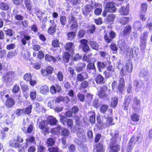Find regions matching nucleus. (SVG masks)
Returning <instances> with one entry per match:
<instances>
[{
  "label": "nucleus",
  "mask_w": 152,
  "mask_h": 152,
  "mask_svg": "<svg viewBox=\"0 0 152 152\" xmlns=\"http://www.w3.org/2000/svg\"><path fill=\"white\" fill-rule=\"evenodd\" d=\"M16 73L15 72L8 71L2 77L3 80L6 82H10L15 77Z\"/></svg>",
  "instance_id": "obj_1"
},
{
  "label": "nucleus",
  "mask_w": 152,
  "mask_h": 152,
  "mask_svg": "<svg viewBox=\"0 0 152 152\" xmlns=\"http://www.w3.org/2000/svg\"><path fill=\"white\" fill-rule=\"evenodd\" d=\"M69 23L70 24H71L70 27V30L76 32L78 26L76 19L72 16L69 18Z\"/></svg>",
  "instance_id": "obj_2"
},
{
  "label": "nucleus",
  "mask_w": 152,
  "mask_h": 152,
  "mask_svg": "<svg viewBox=\"0 0 152 152\" xmlns=\"http://www.w3.org/2000/svg\"><path fill=\"white\" fill-rule=\"evenodd\" d=\"M116 143L115 141L114 140L113 138L110 140L109 144V148L110 149V152H118L119 151L120 146Z\"/></svg>",
  "instance_id": "obj_3"
},
{
  "label": "nucleus",
  "mask_w": 152,
  "mask_h": 152,
  "mask_svg": "<svg viewBox=\"0 0 152 152\" xmlns=\"http://www.w3.org/2000/svg\"><path fill=\"white\" fill-rule=\"evenodd\" d=\"M107 88L106 86L104 85L100 87V88L98 90V96L100 98H103L106 97L107 96L106 91Z\"/></svg>",
  "instance_id": "obj_4"
},
{
  "label": "nucleus",
  "mask_w": 152,
  "mask_h": 152,
  "mask_svg": "<svg viewBox=\"0 0 152 152\" xmlns=\"http://www.w3.org/2000/svg\"><path fill=\"white\" fill-rule=\"evenodd\" d=\"M116 36V33L114 31H112L109 32L108 34H106L104 36V37L107 42L110 43Z\"/></svg>",
  "instance_id": "obj_5"
},
{
  "label": "nucleus",
  "mask_w": 152,
  "mask_h": 152,
  "mask_svg": "<svg viewBox=\"0 0 152 152\" xmlns=\"http://www.w3.org/2000/svg\"><path fill=\"white\" fill-rule=\"evenodd\" d=\"M115 6V4L113 2H107L105 8L106 11L111 12H114L116 10Z\"/></svg>",
  "instance_id": "obj_6"
},
{
  "label": "nucleus",
  "mask_w": 152,
  "mask_h": 152,
  "mask_svg": "<svg viewBox=\"0 0 152 152\" xmlns=\"http://www.w3.org/2000/svg\"><path fill=\"white\" fill-rule=\"evenodd\" d=\"M87 72L92 74H95L96 72V69L94 63L90 62L87 66Z\"/></svg>",
  "instance_id": "obj_7"
},
{
  "label": "nucleus",
  "mask_w": 152,
  "mask_h": 152,
  "mask_svg": "<svg viewBox=\"0 0 152 152\" xmlns=\"http://www.w3.org/2000/svg\"><path fill=\"white\" fill-rule=\"evenodd\" d=\"M61 91V87L58 84H56L50 87V92L53 94H55L56 93L60 92Z\"/></svg>",
  "instance_id": "obj_8"
},
{
  "label": "nucleus",
  "mask_w": 152,
  "mask_h": 152,
  "mask_svg": "<svg viewBox=\"0 0 152 152\" xmlns=\"http://www.w3.org/2000/svg\"><path fill=\"white\" fill-rule=\"evenodd\" d=\"M92 5H94L96 8L94 11V13L96 15H100L102 12V5L99 3H96L94 1H91Z\"/></svg>",
  "instance_id": "obj_9"
},
{
  "label": "nucleus",
  "mask_w": 152,
  "mask_h": 152,
  "mask_svg": "<svg viewBox=\"0 0 152 152\" xmlns=\"http://www.w3.org/2000/svg\"><path fill=\"white\" fill-rule=\"evenodd\" d=\"M103 118L104 119V124L106 125V127L107 126H109L110 125H114V124L113 123V119L110 117H109L107 115H104L103 117Z\"/></svg>",
  "instance_id": "obj_10"
},
{
  "label": "nucleus",
  "mask_w": 152,
  "mask_h": 152,
  "mask_svg": "<svg viewBox=\"0 0 152 152\" xmlns=\"http://www.w3.org/2000/svg\"><path fill=\"white\" fill-rule=\"evenodd\" d=\"M140 103V101L136 97H135L132 103V108L135 111L139 108Z\"/></svg>",
  "instance_id": "obj_11"
},
{
  "label": "nucleus",
  "mask_w": 152,
  "mask_h": 152,
  "mask_svg": "<svg viewBox=\"0 0 152 152\" xmlns=\"http://www.w3.org/2000/svg\"><path fill=\"white\" fill-rule=\"evenodd\" d=\"M132 99V97L131 96H129L125 99L123 103V107L124 110H128L129 105Z\"/></svg>",
  "instance_id": "obj_12"
},
{
  "label": "nucleus",
  "mask_w": 152,
  "mask_h": 152,
  "mask_svg": "<svg viewBox=\"0 0 152 152\" xmlns=\"http://www.w3.org/2000/svg\"><path fill=\"white\" fill-rule=\"evenodd\" d=\"M64 48L66 50L72 53L75 48L74 44L72 42H68L65 46Z\"/></svg>",
  "instance_id": "obj_13"
},
{
  "label": "nucleus",
  "mask_w": 152,
  "mask_h": 152,
  "mask_svg": "<svg viewBox=\"0 0 152 152\" xmlns=\"http://www.w3.org/2000/svg\"><path fill=\"white\" fill-rule=\"evenodd\" d=\"M15 104V101L12 98H10L7 99L6 102V106L7 108H11Z\"/></svg>",
  "instance_id": "obj_14"
},
{
  "label": "nucleus",
  "mask_w": 152,
  "mask_h": 152,
  "mask_svg": "<svg viewBox=\"0 0 152 152\" xmlns=\"http://www.w3.org/2000/svg\"><path fill=\"white\" fill-rule=\"evenodd\" d=\"M92 4V2H91ZM94 5H87L86 6L84 9L83 10V14L85 15H87L88 13L92 11V9L94 8Z\"/></svg>",
  "instance_id": "obj_15"
},
{
  "label": "nucleus",
  "mask_w": 152,
  "mask_h": 152,
  "mask_svg": "<svg viewBox=\"0 0 152 152\" xmlns=\"http://www.w3.org/2000/svg\"><path fill=\"white\" fill-rule=\"evenodd\" d=\"M138 50L136 48H134L132 49L129 48L128 50V54L130 57H133L134 55L137 56L138 55Z\"/></svg>",
  "instance_id": "obj_16"
},
{
  "label": "nucleus",
  "mask_w": 152,
  "mask_h": 152,
  "mask_svg": "<svg viewBox=\"0 0 152 152\" xmlns=\"http://www.w3.org/2000/svg\"><path fill=\"white\" fill-rule=\"evenodd\" d=\"M124 79L123 77H121L120 80V83L118 86V89L119 90V92L122 93L124 90Z\"/></svg>",
  "instance_id": "obj_17"
},
{
  "label": "nucleus",
  "mask_w": 152,
  "mask_h": 152,
  "mask_svg": "<svg viewBox=\"0 0 152 152\" xmlns=\"http://www.w3.org/2000/svg\"><path fill=\"white\" fill-rule=\"evenodd\" d=\"M9 145L11 147L15 148H18L20 146V144L15 139L11 140L9 142Z\"/></svg>",
  "instance_id": "obj_18"
},
{
  "label": "nucleus",
  "mask_w": 152,
  "mask_h": 152,
  "mask_svg": "<svg viewBox=\"0 0 152 152\" xmlns=\"http://www.w3.org/2000/svg\"><path fill=\"white\" fill-rule=\"evenodd\" d=\"M129 6L126 5L122 7L120 9L119 12L122 15H127L129 13Z\"/></svg>",
  "instance_id": "obj_19"
},
{
  "label": "nucleus",
  "mask_w": 152,
  "mask_h": 152,
  "mask_svg": "<svg viewBox=\"0 0 152 152\" xmlns=\"http://www.w3.org/2000/svg\"><path fill=\"white\" fill-rule=\"evenodd\" d=\"M47 122L51 125H56L58 121L56 118L53 116H49L47 118Z\"/></svg>",
  "instance_id": "obj_20"
},
{
  "label": "nucleus",
  "mask_w": 152,
  "mask_h": 152,
  "mask_svg": "<svg viewBox=\"0 0 152 152\" xmlns=\"http://www.w3.org/2000/svg\"><path fill=\"white\" fill-rule=\"evenodd\" d=\"M77 136L79 140H81L85 137V133L83 130L81 128L78 129L77 134Z\"/></svg>",
  "instance_id": "obj_21"
},
{
  "label": "nucleus",
  "mask_w": 152,
  "mask_h": 152,
  "mask_svg": "<svg viewBox=\"0 0 152 152\" xmlns=\"http://www.w3.org/2000/svg\"><path fill=\"white\" fill-rule=\"evenodd\" d=\"M126 68L129 72H131L132 70V66L130 60H128L126 63Z\"/></svg>",
  "instance_id": "obj_22"
},
{
  "label": "nucleus",
  "mask_w": 152,
  "mask_h": 152,
  "mask_svg": "<svg viewBox=\"0 0 152 152\" xmlns=\"http://www.w3.org/2000/svg\"><path fill=\"white\" fill-rule=\"evenodd\" d=\"M132 31V27L131 26L127 25L126 26L123 31V35L126 36L129 35Z\"/></svg>",
  "instance_id": "obj_23"
},
{
  "label": "nucleus",
  "mask_w": 152,
  "mask_h": 152,
  "mask_svg": "<svg viewBox=\"0 0 152 152\" xmlns=\"http://www.w3.org/2000/svg\"><path fill=\"white\" fill-rule=\"evenodd\" d=\"M134 137H132L128 143V147L127 149V152H130L133 148L134 141Z\"/></svg>",
  "instance_id": "obj_24"
},
{
  "label": "nucleus",
  "mask_w": 152,
  "mask_h": 152,
  "mask_svg": "<svg viewBox=\"0 0 152 152\" xmlns=\"http://www.w3.org/2000/svg\"><path fill=\"white\" fill-rule=\"evenodd\" d=\"M106 63L105 62H101L99 61H97V67L99 71L101 72V69L105 68L106 66Z\"/></svg>",
  "instance_id": "obj_25"
},
{
  "label": "nucleus",
  "mask_w": 152,
  "mask_h": 152,
  "mask_svg": "<svg viewBox=\"0 0 152 152\" xmlns=\"http://www.w3.org/2000/svg\"><path fill=\"white\" fill-rule=\"evenodd\" d=\"M95 80L97 84H103L104 83L103 77L100 74L97 75L96 77Z\"/></svg>",
  "instance_id": "obj_26"
},
{
  "label": "nucleus",
  "mask_w": 152,
  "mask_h": 152,
  "mask_svg": "<svg viewBox=\"0 0 152 152\" xmlns=\"http://www.w3.org/2000/svg\"><path fill=\"white\" fill-rule=\"evenodd\" d=\"M115 15L113 14H111L108 15H107V23L110 24L113 23V20L115 18Z\"/></svg>",
  "instance_id": "obj_27"
},
{
  "label": "nucleus",
  "mask_w": 152,
  "mask_h": 152,
  "mask_svg": "<svg viewBox=\"0 0 152 152\" xmlns=\"http://www.w3.org/2000/svg\"><path fill=\"white\" fill-rule=\"evenodd\" d=\"M89 45L93 49L98 50L99 48L98 44L92 40L89 41Z\"/></svg>",
  "instance_id": "obj_28"
},
{
  "label": "nucleus",
  "mask_w": 152,
  "mask_h": 152,
  "mask_svg": "<svg viewBox=\"0 0 152 152\" xmlns=\"http://www.w3.org/2000/svg\"><path fill=\"white\" fill-rule=\"evenodd\" d=\"M95 149L97 152H104L105 150L103 145L100 143L96 145Z\"/></svg>",
  "instance_id": "obj_29"
},
{
  "label": "nucleus",
  "mask_w": 152,
  "mask_h": 152,
  "mask_svg": "<svg viewBox=\"0 0 152 152\" xmlns=\"http://www.w3.org/2000/svg\"><path fill=\"white\" fill-rule=\"evenodd\" d=\"M97 119L98 123L99 124L102 129L106 128V125L104 124V118H102V121L101 117L100 116H99L97 117Z\"/></svg>",
  "instance_id": "obj_30"
},
{
  "label": "nucleus",
  "mask_w": 152,
  "mask_h": 152,
  "mask_svg": "<svg viewBox=\"0 0 152 152\" xmlns=\"http://www.w3.org/2000/svg\"><path fill=\"white\" fill-rule=\"evenodd\" d=\"M31 38L30 36L27 34L24 35L23 37H22L21 39V43L23 45H25L26 44V41L29 40Z\"/></svg>",
  "instance_id": "obj_31"
},
{
  "label": "nucleus",
  "mask_w": 152,
  "mask_h": 152,
  "mask_svg": "<svg viewBox=\"0 0 152 152\" xmlns=\"http://www.w3.org/2000/svg\"><path fill=\"white\" fill-rule=\"evenodd\" d=\"M55 74L56 75V77L60 82L63 81L64 75L62 72L60 71L55 72Z\"/></svg>",
  "instance_id": "obj_32"
},
{
  "label": "nucleus",
  "mask_w": 152,
  "mask_h": 152,
  "mask_svg": "<svg viewBox=\"0 0 152 152\" xmlns=\"http://www.w3.org/2000/svg\"><path fill=\"white\" fill-rule=\"evenodd\" d=\"M24 3L27 9L29 11L31 10L32 4L31 0H26Z\"/></svg>",
  "instance_id": "obj_33"
},
{
  "label": "nucleus",
  "mask_w": 152,
  "mask_h": 152,
  "mask_svg": "<svg viewBox=\"0 0 152 152\" xmlns=\"http://www.w3.org/2000/svg\"><path fill=\"white\" fill-rule=\"evenodd\" d=\"M45 58L47 61H48L49 62H55L57 61V59L55 58L48 54H46L45 55Z\"/></svg>",
  "instance_id": "obj_34"
},
{
  "label": "nucleus",
  "mask_w": 152,
  "mask_h": 152,
  "mask_svg": "<svg viewBox=\"0 0 152 152\" xmlns=\"http://www.w3.org/2000/svg\"><path fill=\"white\" fill-rule=\"evenodd\" d=\"M48 122L45 120H43L39 123V126L40 129L43 130L46 128Z\"/></svg>",
  "instance_id": "obj_35"
},
{
  "label": "nucleus",
  "mask_w": 152,
  "mask_h": 152,
  "mask_svg": "<svg viewBox=\"0 0 152 152\" xmlns=\"http://www.w3.org/2000/svg\"><path fill=\"white\" fill-rule=\"evenodd\" d=\"M142 137L140 134H138L137 137L134 138V144H138L141 142L142 140Z\"/></svg>",
  "instance_id": "obj_36"
},
{
  "label": "nucleus",
  "mask_w": 152,
  "mask_h": 152,
  "mask_svg": "<svg viewBox=\"0 0 152 152\" xmlns=\"http://www.w3.org/2000/svg\"><path fill=\"white\" fill-rule=\"evenodd\" d=\"M61 127L60 126H58L56 128H54L51 130V133L53 134H58L60 133V130H61Z\"/></svg>",
  "instance_id": "obj_37"
},
{
  "label": "nucleus",
  "mask_w": 152,
  "mask_h": 152,
  "mask_svg": "<svg viewBox=\"0 0 152 152\" xmlns=\"http://www.w3.org/2000/svg\"><path fill=\"white\" fill-rule=\"evenodd\" d=\"M134 27L137 30H141L142 27V25L140 21H136L134 23Z\"/></svg>",
  "instance_id": "obj_38"
},
{
  "label": "nucleus",
  "mask_w": 152,
  "mask_h": 152,
  "mask_svg": "<svg viewBox=\"0 0 152 152\" xmlns=\"http://www.w3.org/2000/svg\"><path fill=\"white\" fill-rule=\"evenodd\" d=\"M49 89L48 86L46 85L42 86L40 88V91L42 94H45L48 91Z\"/></svg>",
  "instance_id": "obj_39"
},
{
  "label": "nucleus",
  "mask_w": 152,
  "mask_h": 152,
  "mask_svg": "<svg viewBox=\"0 0 152 152\" xmlns=\"http://www.w3.org/2000/svg\"><path fill=\"white\" fill-rule=\"evenodd\" d=\"M148 75V71L145 69H142L139 74L140 76L142 77H145Z\"/></svg>",
  "instance_id": "obj_40"
},
{
  "label": "nucleus",
  "mask_w": 152,
  "mask_h": 152,
  "mask_svg": "<svg viewBox=\"0 0 152 152\" xmlns=\"http://www.w3.org/2000/svg\"><path fill=\"white\" fill-rule=\"evenodd\" d=\"M61 135L64 136L65 137L68 136L70 133L69 131L65 128H61Z\"/></svg>",
  "instance_id": "obj_41"
},
{
  "label": "nucleus",
  "mask_w": 152,
  "mask_h": 152,
  "mask_svg": "<svg viewBox=\"0 0 152 152\" xmlns=\"http://www.w3.org/2000/svg\"><path fill=\"white\" fill-rule=\"evenodd\" d=\"M141 83H140V82L137 80H134V82L133 86L135 87V89L138 90V88H140L143 85L142 82Z\"/></svg>",
  "instance_id": "obj_42"
},
{
  "label": "nucleus",
  "mask_w": 152,
  "mask_h": 152,
  "mask_svg": "<svg viewBox=\"0 0 152 152\" xmlns=\"http://www.w3.org/2000/svg\"><path fill=\"white\" fill-rule=\"evenodd\" d=\"M9 5L6 3L1 2L0 3V9L2 10H7L9 9Z\"/></svg>",
  "instance_id": "obj_43"
},
{
  "label": "nucleus",
  "mask_w": 152,
  "mask_h": 152,
  "mask_svg": "<svg viewBox=\"0 0 152 152\" xmlns=\"http://www.w3.org/2000/svg\"><path fill=\"white\" fill-rule=\"evenodd\" d=\"M75 32L74 31L68 33L67 36L69 40H72L75 38L76 36Z\"/></svg>",
  "instance_id": "obj_44"
},
{
  "label": "nucleus",
  "mask_w": 152,
  "mask_h": 152,
  "mask_svg": "<svg viewBox=\"0 0 152 152\" xmlns=\"http://www.w3.org/2000/svg\"><path fill=\"white\" fill-rule=\"evenodd\" d=\"M54 140L52 138H49L47 140L46 143L48 146H52L55 143Z\"/></svg>",
  "instance_id": "obj_45"
},
{
  "label": "nucleus",
  "mask_w": 152,
  "mask_h": 152,
  "mask_svg": "<svg viewBox=\"0 0 152 152\" xmlns=\"http://www.w3.org/2000/svg\"><path fill=\"white\" fill-rule=\"evenodd\" d=\"M147 41L140 39V49L144 50L146 48Z\"/></svg>",
  "instance_id": "obj_46"
},
{
  "label": "nucleus",
  "mask_w": 152,
  "mask_h": 152,
  "mask_svg": "<svg viewBox=\"0 0 152 152\" xmlns=\"http://www.w3.org/2000/svg\"><path fill=\"white\" fill-rule=\"evenodd\" d=\"M86 65L85 63H83L81 66H76L75 67V70L77 72H82L83 71V68L85 67Z\"/></svg>",
  "instance_id": "obj_47"
},
{
  "label": "nucleus",
  "mask_w": 152,
  "mask_h": 152,
  "mask_svg": "<svg viewBox=\"0 0 152 152\" xmlns=\"http://www.w3.org/2000/svg\"><path fill=\"white\" fill-rule=\"evenodd\" d=\"M140 117V115H138V114L134 113L132 115L131 118L133 121L137 122L139 121Z\"/></svg>",
  "instance_id": "obj_48"
},
{
  "label": "nucleus",
  "mask_w": 152,
  "mask_h": 152,
  "mask_svg": "<svg viewBox=\"0 0 152 152\" xmlns=\"http://www.w3.org/2000/svg\"><path fill=\"white\" fill-rule=\"evenodd\" d=\"M60 20L61 24L63 26L66 25V17L64 16L60 15Z\"/></svg>",
  "instance_id": "obj_49"
},
{
  "label": "nucleus",
  "mask_w": 152,
  "mask_h": 152,
  "mask_svg": "<svg viewBox=\"0 0 152 152\" xmlns=\"http://www.w3.org/2000/svg\"><path fill=\"white\" fill-rule=\"evenodd\" d=\"M109 108L108 105L106 104H103L100 107V110L102 113H105L108 110Z\"/></svg>",
  "instance_id": "obj_50"
},
{
  "label": "nucleus",
  "mask_w": 152,
  "mask_h": 152,
  "mask_svg": "<svg viewBox=\"0 0 152 152\" xmlns=\"http://www.w3.org/2000/svg\"><path fill=\"white\" fill-rule=\"evenodd\" d=\"M70 58V56L68 52H65L63 57V60L65 62H68Z\"/></svg>",
  "instance_id": "obj_51"
},
{
  "label": "nucleus",
  "mask_w": 152,
  "mask_h": 152,
  "mask_svg": "<svg viewBox=\"0 0 152 152\" xmlns=\"http://www.w3.org/2000/svg\"><path fill=\"white\" fill-rule=\"evenodd\" d=\"M129 22V19L127 17H123L121 18L120 20V23L122 25L127 24Z\"/></svg>",
  "instance_id": "obj_52"
},
{
  "label": "nucleus",
  "mask_w": 152,
  "mask_h": 152,
  "mask_svg": "<svg viewBox=\"0 0 152 152\" xmlns=\"http://www.w3.org/2000/svg\"><path fill=\"white\" fill-rule=\"evenodd\" d=\"M26 143L28 144L29 143H35V138L33 136H31L29 137L26 138Z\"/></svg>",
  "instance_id": "obj_53"
},
{
  "label": "nucleus",
  "mask_w": 152,
  "mask_h": 152,
  "mask_svg": "<svg viewBox=\"0 0 152 152\" xmlns=\"http://www.w3.org/2000/svg\"><path fill=\"white\" fill-rule=\"evenodd\" d=\"M22 55L23 56V57L26 59H28L30 57V52L27 51H23L22 53Z\"/></svg>",
  "instance_id": "obj_54"
},
{
  "label": "nucleus",
  "mask_w": 152,
  "mask_h": 152,
  "mask_svg": "<svg viewBox=\"0 0 152 152\" xmlns=\"http://www.w3.org/2000/svg\"><path fill=\"white\" fill-rule=\"evenodd\" d=\"M137 33L136 31H134L132 32L129 37L130 39L132 40L136 39L137 37Z\"/></svg>",
  "instance_id": "obj_55"
},
{
  "label": "nucleus",
  "mask_w": 152,
  "mask_h": 152,
  "mask_svg": "<svg viewBox=\"0 0 152 152\" xmlns=\"http://www.w3.org/2000/svg\"><path fill=\"white\" fill-rule=\"evenodd\" d=\"M32 108V105H29L24 110V113L28 115L30 114L31 112Z\"/></svg>",
  "instance_id": "obj_56"
},
{
  "label": "nucleus",
  "mask_w": 152,
  "mask_h": 152,
  "mask_svg": "<svg viewBox=\"0 0 152 152\" xmlns=\"http://www.w3.org/2000/svg\"><path fill=\"white\" fill-rule=\"evenodd\" d=\"M148 7V5L146 3H142L141 5V12H145L146 11Z\"/></svg>",
  "instance_id": "obj_57"
},
{
  "label": "nucleus",
  "mask_w": 152,
  "mask_h": 152,
  "mask_svg": "<svg viewBox=\"0 0 152 152\" xmlns=\"http://www.w3.org/2000/svg\"><path fill=\"white\" fill-rule=\"evenodd\" d=\"M112 86L113 89L114 91L116 92H119V90H118V86H117V83L116 82L114 81L112 83Z\"/></svg>",
  "instance_id": "obj_58"
},
{
  "label": "nucleus",
  "mask_w": 152,
  "mask_h": 152,
  "mask_svg": "<svg viewBox=\"0 0 152 152\" xmlns=\"http://www.w3.org/2000/svg\"><path fill=\"white\" fill-rule=\"evenodd\" d=\"M118 103V99L116 97H114L112 99V101L111 103V106L113 107H116Z\"/></svg>",
  "instance_id": "obj_59"
},
{
  "label": "nucleus",
  "mask_w": 152,
  "mask_h": 152,
  "mask_svg": "<svg viewBox=\"0 0 152 152\" xmlns=\"http://www.w3.org/2000/svg\"><path fill=\"white\" fill-rule=\"evenodd\" d=\"M148 34V33L147 32H144L141 35L140 39L147 41Z\"/></svg>",
  "instance_id": "obj_60"
},
{
  "label": "nucleus",
  "mask_w": 152,
  "mask_h": 152,
  "mask_svg": "<svg viewBox=\"0 0 152 152\" xmlns=\"http://www.w3.org/2000/svg\"><path fill=\"white\" fill-rule=\"evenodd\" d=\"M86 78L82 75V73L78 74L77 76V79L78 81L81 82L83 81Z\"/></svg>",
  "instance_id": "obj_61"
},
{
  "label": "nucleus",
  "mask_w": 152,
  "mask_h": 152,
  "mask_svg": "<svg viewBox=\"0 0 152 152\" xmlns=\"http://www.w3.org/2000/svg\"><path fill=\"white\" fill-rule=\"evenodd\" d=\"M110 48L113 51L117 52L118 50V47L117 45L114 43H112L110 46Z\"/></svg>",
  "instance_id": "obj_62"
},
{
  "label": "nucleus",
  "mask_w": 152,
  "mask_h": 152,
  "mask_svg": "<svg viewBox=\"0 0 152 152\" xmlns=\"http://www.w3.org/2000/svg\"><path fill=\"white\" fill-rule=\"evenodd\" d=\"M36 92L34 91H32L30 93V97L31 99L33 100H34L36 98Z\"/></svg>",
  "instance_id": "obj_63"
},
{
  "label": "nucleus",
  "mask_w": 152,
  "mask_h": 152,
  "mask_svg": "<svg viewBox=\"0 0 152 152\" xmlns=\"http://www.w3.org/2000/svg\"><path fill=\"white\" fill-rule=\"evenodd\" d=\"M56 27L50 26L48 30V33L50 34H53L56 31Z\"/></svg>",
  "instance_id": "obj_64"
}]
</instances>
